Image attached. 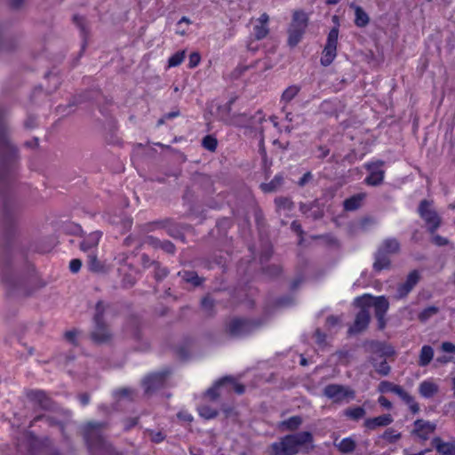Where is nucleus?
I'll return each instance as SVG.
<instances>
[{
	"mask_svg": "<svg viewBox=\"0 0 455 455\" xmlns=\"http://www.w3.org/2000/svg\"><path fill=\"white\" fill-rule=\"evenodd\" d=\"M162 439V437L160 436V435L158 434L156 438L155 439L156 441H160Z\"/></svg>",
	"mask_w": 455,
	"mask_h": 455,
	"instance_id": "603ef678",
	"label": "nucleus"
},
{
	"mask_svg": "<svg viewBox=\"0 0 455 455\" xmlns=\"http://www.w3.org/2000/svg\"><path fill=\"white\" fill-rule=\"evenodd\" d=\"M337 2H338V0H327L328 4H335Z\"/></svg>",
	"mask_w": 455,
	"mask_h": 455,
	"instance_id": "3c124183",
	"label": "nucleus"
},
{
	"mask_svg": "<svg viewBox=\"0 0 455 455\" xmlns=\"http://www.w3.org/2000/svg\"><path fill=\"white\" fill-rule=\"evenodd\" d=\"M360 200H361L360 197H352V198L347 200L344 204L346 210L351 211V210H355V208H357L360 204Z\"/></svg>",
	"mask_w": 455,
	"mask_h": 455,
	"instance_id": "7c9ffc66",
	"label": "nucleus"
},
{
	"mask_svg": "<svg viewBox=\"0 0 455 455\" xmlns=\"http://www.w3.org/2000/svg\"><path fill=\"white\" fill-rule=\"evenodd\" d=\"M452 389L455 392V377L452 379Z\"/></svg>",
	"mask_w": 455,
	"mask_h": 455,
	"instance_id": "8fccbe9b",
	"label": "nucleus"
},
{
	"mask_svg": "<svg viewBox=\"0 0 455 455\" xmlns=\"http://www.w3.org/2000/svg\"><path fill=\"white\" fill-rule=\"evenodd\" d=\"M198 411L200 416L207 419L214 418L217 414L216 411L213 408L206 405L201 406Z\"/></svg>",
	"mask_w": 455,
	"mask_h": 455,
	"instance_id": "c85d7f7f",
	"label": "nucleus"
},
{
	"mask_svg": "<svg viewBox=\"0 0 455 455\" xmlns=\"http://www.w3.org/2000/svg\"><path fill=\"white\" fill-rule=\"evenodd\" d=\"M291 436L296 440L298 452L308 451L314 447L312 435L308 432L291 435Z\"/></svg>",
	"mask_w": 455,
	"mask_h": 455,
	"instance_id": "9d476101",
	"label": "nucleus"
},
{
	"mask_svg": "<svg viewBox=\"0 0 455 455\" xmlns=\"http://www.w3.org/2000/svg\"><path fill=\"white\" fill-rule=\"evenodd\" d=\"M191 21L187 17H182L178 22L176 33L184 36L187 32V27L190 25Z\"/></svg>",
	"mask_w": 455,
	"mask_h": 455,
	"instance_id": "bb28decb",
	"label": "nucleus"
},
{
	"mask_svg": "<svg viewBox=\"0 0 455 455\" xmlns=\"http://www.w3.org/2000/svg\"><path fill=\"white\" fill-rule=\"evenodd\" d=\"M368 170L370 172V174L366 178V182L369 185H378L383 180L384 172L381 170V163H374L369 164Z\"/></svg>",
	"mask_w": 455,
	"mask_h": 455,
	"instance_id": "9b49d317",
	"label": "nucleus"
},
{
	"mask_svg": "<svg viewBox=\"0 0 455 455\" xmlns=\"http://www.w3.org/2000/svg\"><path fill=\"white\" fill-rule=\"evenodd\" d=\"M324 394L335 402H348L354 398V392L352 390L337 385L328 386L324 389Z\"/></svg>",
	"mask_w": 455,
	"mask_h": 455,
	"instance_id": "0eeeda50",
	"label": "nucleus"
},
{
	"mask_svg": "<svg viewBox=\"0 0 455 455\" xmlns=\"http://www.w3.org/2000/svg\"><path fill=\"white\" fill-rule=\"evenodd\" d=\"M300 363H301L302 365H306V360L304 358L301 359Z\"/></svg>",
	"mask_w": 455,
	"mask_h": 455,
	"instance_id": "864d4df0",
	"label": "nucleus"
},
{
	"mask_svg": "<svg viewBox=\"0 0 455 455\" xmlns=\"http://www.w3.org/2000/svg\"><path fill=\"white\" fill-rule=\"evenodd\" d=\"M280 179L276 178L270 184H263L262 189L266 192H270L274 189H275L276 186L280 184Z\"/></svg>",
	"mask_w": 455,
	"mask_h": 455,
	"instance_id": "e433bc0d",
	"label": "nucleus"
},
{
	"mask_svg": "<svg viewBox=\"0 0 455 455\" xmlns=\"http://www.w3.org/2000/svg\"><path fill=\"white\" fill-rule=\"evenodd\" d=\"M346 415L352 419H357L364 415V410L361 407H356L351 410H347L346 411Z\"/></svg>",
	"mask_w": 455,
	"mask_h": 455,
	"instance_id": "c756f323",
	"label": "nucleus"
},
{
	"mask_svg": "<svg viewBox=\"0 0 455 455\" xmlns=\"http://www.w3.org/2000/svg\"><path fill=\"white\" fill-rule=\"evenodd\" d=\"M100 239V233L93 232L90 234L83 242L81 248L84 251H89L90 250L96 248Z\"/></svg>",
	"mask_w": 455,
	"mask_h": 455,
	"instance_id": "dca6fc26",
	"label": "nucleus"
},
{
	"mask_svg": "<svg viewBox=\"0 0 455 455\" xmlns=\"http://www.w3.org/2000/svg\"><path fill=\"white\" fill-rule=\"evenodd\" d=\"M339 39V29L337 28H333L330 30L326 44L323 48L321 63L323 66H329L333 62L337 56V45Z\"/></svg>",
	"mask_w": 455,
	"mask_h": 455,
	"instance_id": "20e7f679",
	"label": "nucleus"
},
{
	"mask_svg": "<svg viewBox=\"0 0 455 455\" xmlns=\"http://www.w3.org/2000/svg\"><path fill=\"white\" fill-rule=\"evenodd\" d=\"M435 243L437 244H443L444 241L441 239L440 237H435Z\"/></svg>",
	"mask_w": 455,
	"mask_h": 455,
	"instance_id": "49530a36",
	"label": "nucleus"
},
{
	"mask_svg": "<svg viewBox=\"0 0 455 455\" xmlns=\"http://www.w3.org/2000/svg\"><path fill=\"white\" fill-rule=\"evenodd\" d=\"M188 275H189V277H188V278H187V280H188V281H189V282H192V283H195V284H198V282H197V281H196V279H197V277H196V276H194V274H193V273L188 274Z\"/></svg>",
	"mask_w": 455,
	"mask_h": 455,
	"instance_id": "37998d69",
	"label": "nucleus"
},
{
	"mask_svg": "<svg viewBox=\"0 0 455 455\" xmlns=\"http://www.w3.org/2000/svg\"><path fill=\"white\" fill-rule=\"evenodd\" d=\"M269 17L267 13H262L254 22L253 36L256 39L261 40L265 38L268 34V23Z\"/></svg>",
	"mask_w": 455,
	"mask_h": 455,
	"instance_id": "1a4fd4ad",
	"label": "nucleus"
},
{
	"mask_svg": "<svg viewBox=\"0 0 455 455\" xmlns=\"http://www.w3.org/2000/svg\"><path fill=\"white\" fill-rule=\"evenodd\" d=\"M247 323L242 320H235L230 324V332L234 335H240L247 330Z\"/></svg>",
	"mask_w": 455,
	"mask_h": 455,
	"instance_id": "5701e85b",
	"label": "nucleus"
},
{
	"mask_svg": "<svg viewBox=\"0 0 455 455\" xmlns=\"http://www.w3.org/2000/svg\"><path fill=\"white\" fill-rule=\"evenodd\" d=\"M81 266H82V263L77 259H72L69 264L70 270L74 273L79 271V269L81 268Z\"/></svg>",
	"mask_w": 455,
	"mask_h": 455,
	"instance_id": "4c0bfd02",
	"label": "nucleus"
},
{
	"mask_svg": "<svg viewBox=\"0 0 455 455\" xmlns=\"http://www.w3.org/2000/svg\"><path fill=\"white\" fill-rule=\"evenodd\" d=\"M355 304L360 308H366L368 312L373 309L382 324V315L388 308V302L384 297H372L369 294H364L355 299Z\"/></svg>",
	"mask_w": 455,
	"mask_h": 455,
	"instance_id": "f03ea898",
	"label": "nucleus"
},
{
	"mask_svg": "<svg viewBox=\"0 0 455 455\" xmlns=\"http://www.w3.org/2000/svg\"><path fill=\"white\" fill-rule=\"evenodd\" d=\"M220 390L235 391L240 394L243 391V387L236 383L232 378L226 377L218 381L211 389H209L205 396L209 400H213L220 395L219 391Z\"/></svg>",
	"mask_w": 455,
	"mask_h": 455,
	"instance_id": "39448f33",
	"label": "nucleus"
},
{
	"mask_svg": "<svg viewBox=\"0 0 455 455\" xmlns=\"http://www.w3.org/2000/svg\"><path fill=\"white\" fill-rule=\"evenodd\" d=\"M370 321L369 312L366 308H361V312L357 315L354 325L350 331L358 332L366 328Z\"/></svg>",
	"mask_w": 455,
	"mask_h": 455,
	"instance_id": "f8f14e48",
	"label": "nucleus"
},
{
	"mask_svg": "<svg viewBox=\"0 0 455 455\" xmlns=\"http://www.w3.org/2000/svg\"><path fill=\"white\" fill-rule=\"evenodd\" d=\"M308 17L303 11H295L292 16V21L289 28L288 43L291 46H295L302 38V36L307 26Z\"/></svg>",
	"mask_w": 455,
	"mask_h": 455,
	"instance_id": "f257e3e1",
	"label": "nucleus"
},
{
	"mask_svg": "<svg viewBox=\"0 0 455 455\" xmlns=\"http://www.w3.org/2000/svg\"><path fill=\"white\" fill-rule=\"evenodd\" d=\"M384 436H385L386 439H388V440L392 439V437L389 435V432L385 433Z\"/></svg>",
	"mask_w": 455,
	"mask_h": 455,
	"instance_id": "09e8293b",
	"label": "nucleus"
},
{
	"mask_svg": "<svg viewBox=\"0 0 455 455\" xmlns=\"http://www.w3.org/2000/svg\"><path fill=\"white\" fill-rule=\"evenodd\" d=\"M332 20H333V22H334V23H335V25H336V27H335V28H337L339 29V18H338V16H336V15H335V16H333V17H332Z\"/></svg>",
	"mask_w": 455,
	"mask_h": 455,
	"instance_id": "a18cd8bd",
	"label": "nucleus"
},
{
	"mask_svg": "<svg viewBox=\"0 0 455 455\" xmlns=\"http://www.w3.org/2000/svg\"><path fill=\"white\" fill-rule=\"evenodd\" d=\"M419 390L422 396L430 397L437 392L438 386L432 380H426L419 385Z\"/></svg>",
	"mask_w": 455,
	"mask_h": 455,
	"instance_id": "2eb2a0df",
	"label": "nucleus"
},
{
	"mask_svg": "<svg viewBox=\"0 0 455 455\" xmlns=\"http://www.w3.org/2000/svg\"><path fill=\"white\" fill-rule=\"evenodd\" d=\"M434 356V350L430 346H423L419 354V363L421 366L427 365Z\"/></svg>",
	"mask_w": 455,
	"mask_h": 455,
	"instance_id": "a211bd4d",
	"label": "nucleus"
},
{
	"mask_svg": "<svg viewBox=\"0 0 455 455\" xmlns=\"http://www.w3.org/2000/svg\"><path fill=\"white\" fill-rule=\"evenodd\" d=\"M75 336V333L73 332H68L67 333V338L69 339H73V337Z\"/></svg>",
	"mask_w": 455,
	"mask_h": 455,
	"instance_id": "de8ad7c7",
	"label": "nucleus"
},
{
	"mask_svg": "<svg viewBox=\"0 0 455 455\" xmlns=\"http://www.w3.org/2000/svg\"><path fill=\"white\" fill-rule=\"evenodd\" d=\"M178 417L180 419L184 420V421L190 422L192 420V416L188 412L182 411V412L179 413Z\"/></svg>",
	"mask_w": 455,
	"mask_h": 455,
	"instance_id": "a19ab883",
	"label": "nucleus"
},
{
	"mask_svg": "<svg viewBox=\"0 0 455 455\" xmlns=\"http://www.w3.org/2000/svg\"><path fill=\"white\" fill-rule=\"evenodd\" d=\"M435 426L430 422L417 420L415 422V433L421 438H427V436L433 433Z\"/></svg>",
	"mask_w": 455,
	"mask_h": 455,
	"instance_id": "ddd939ff",
	"label": "nucleus"
},
{
	"mask_svg": "<svg viewBox=\"0 0 455 455\" xmlns=\"http://www.w3.org/2000/svg\"><path fill=\"white\" fill-rule=\"evenodd\" d=\"M419 275L416 272H412L409 275L406 284L401 288L400 295L403 296L409 292L412 286L418 282Z\"/></svg>",
	"mask_w": 455,
	"mask_h": 455,
	"instance_id": "4be33fe9",
	"label": "nucleus"
},
{
	"mask_svg": "<svg viewBox=\"0 0 455 455\" xmlns=\"http://www.w3.org/2000/svg\"><path fill=\"white\" fill-rule=\"evenodd\" d=\"M394 353L393 347L387 345H379L375 348L371 359L372 365L379 373L382 375L388 373L389 366L386 363V358L392 356Z\"/></svg>",
	"mask_w": 455,
	"mask_h": 455,
	"instance_id": "7ed1b4c3",
	"label": "nucleus"
},
{
	"mask_svg": "<svg viewBox=\"0 0 455 455\" xmlns=\"http://www.w3.org/2000/svg\"><path fill=\"white\" fill-rule=\"evenodd\" d=\"M388 260L383 256L379 255L374 263V267L378 270L386 268L388 266Z\"/></svg>",
	"mask_w": 455,
	"mask_h": 455,
	"instance_id": "2f4dec72",
	"label": "nucleus"
},
{
	"mask_svg": "<svg viewBox=\"0 0 455 455\" xmlns=\"http://www.w3.org/2000/svg\"><path fill=\"white\" fill-rule=\"evenodd\" d=\"M336 446L342 452H349L355 449V443L352 438L347 437L336 443Z\"/></svg>",
	"mask_w": 455,
	"mask_h": 455,
	"instance_id": "393cba45",
	"label": "nucleus"
},
{
	"mask_svg": "<svg viewBox=\"0 0 455 455\" xmlns=\"http://www.w3.org/2000/svg\"><path fill=\"white\" fill-rule=\"evenodd\" d=\"M301 423V419L299 417H293L288 419L287 421L283 422V425L288 429H294L297 428Z\"/></svg>",
	"mask_w": 455,
	"mask_h": 455,
	"instance_id": "473e14b6",
	"label": "nucleus"
},
{
	"mask_svg": "<svg viewBox=\"0 0 455 455\" xmlns=\"http://www.w3.org/2000/svg\"><path fill=\"white\" fill-rule=\"evenodd\" d=\"M204 147L209 150H214L217 147V140L212 137H206L203 141Z\"/></svg>",
	"mask_w": 455,
	"mask_h": 455,
	"instance_id": "72a5a7b5",
	"label": "nucleus"
},
{
	"mask_svg": "<svg viewBox=\"0 0 455 455\" xmlns=\"http://www.w3.org/2000/svg\"><path fill=\"white\" fill-rule=\"evenodd\" d=\"M434 443L437 451L443 455H455V446L451 443H441L439 439H435Z\"/></svg>",
	"mask_w": 455,
	"mask_h": 455,
	"instance_id": "aec40b11",
	"label": "nucleus"
},
{
	"mask_svg": "<svg viewBox=\"0 0 455 455\" xmlns=\"http://www.w3.org/2000/svg\"><path fill=\"white\" fill-rule=\"evenodd\" d=\"M392 417L389 414L382 415L365 421V426L369 429H374L378 427L387 426L392 422Z\"/></svg>",
	"mask_w": 455,
	"mask_h": 455,
	"instance_id": "4468645a",
	"label": "nucleus"
},
{
	"mask_svg": "<svg viewBox=\"0 0 455 455\" xmlns=\"http://www.w3.org/2000/svg\"><path fill=\"white\" fill-rule=\"evenodd\" d=\"M162 380L163 377L160 374H153L148 376L144 381L147 391L152 387H160L162 385Z\"/></svg>",
	"mask_w": 455,
	"mask_h": 455,
	"instance_id": "412c9836",
	"label": "nucleus"
},
{
	"mask_svg": "<svg viewBox=\"0 0 455 455\" xmlns=\"http://www.w3.org/2000/svg\"><path fill=\"white\" fill-rule=\"evenodd\" d=\"M379 403L383 406V407H386V408H390L391 407V403L387 401V398H385L384 396H380L379 398Z\"/></svg>",
	"mask_w": 455,
	"mask_h": 455,
	"instance_id": "79ce46f5",
	"label": "nucleus"
},
{
	"mask_svg": "<svg viewBox=\"0 0 455 455\" xmlns=\"http://www.w3.org/2000/svg\"><path fill=\"white\" fill-rule=\"evenodd\" d=\"M299 87L297 85H291L287 87L282 94V100L284 102H290L299 93Z\"/></svg>",
	"mask_w": 455,
	"mask_h": 455,
	"instance_id": "b1692460",
	"label": "nucleus"
},
{
	"mask_svg": "<svg viewBox=\"0 0 455 455\" xmlns=\"http://www.w3.org/2000/svg\"><path fill=\"white\" fill-rule=\"evenodd\" d=\"M200 60H201V57H200L199 53H197V52L191 53L189 56V60H188L189 68H196L200 63Z\"/></svg>",
	"mask_w": 455,
	"mask_h": 455,
	"instance_id": "f704fd0d",
	"label": "nucleus"
},
{
	"mask_svg": "<svg viewBox=\"0 0 455 455\" xmlns=\"http://www.w3.org/2000/svg\"><path fill=\"white\" fill-rule=\"evenodd\" d=\"M399 248V244L396 240H387L383 243L382 251L386 253L396 251Z\"/></svg>",
	"mask_w": 455,
	"mask_h": 455,
	"instance_id": "cd10ccee",
	"label": "nucleus"
},
{
	"mask_svg": "<svg viewBox=\"0 0 455 455\" xmlns=\"http://www.w3.org/2000/svg\"><path fill=\"white\" fill-rule=\"evenodd\" d=\"M395 387V385H393L392 383L384 381L379 384V390L381 393L392 392L394 390Z\"/></svg>",
	"mask_w": 455,
	"mask_h": 455,
	"instance_id": "c9c22d12",
	"label": "nucleus"
},
{
	"mask_svg": "<svg viewBox=\"0 0 455 455\" xmlns=\"http://www.w3.org/2000/svg\"><path fill=\"white\" fill-rule=\"evenodd\" d=\"M355 23L357 27H365L369 23L367 13L359 6L355 8Z\"/></svg>",
	"mask_w": 455,
	"mask_h": 455,
	"instance_id": "6ab92c4d",
	"label": "nucleus"
},
{
	"mask_svg": "<svg viewBox=\"0 0 455 455\" xmlns=\"http://www.w3.org/2000/svg\"><path fill=\"white\" fill-rule=\"evenodd\" d=\"M397 395L403 401L410 404V408L413 412H417L419 410L418 405L414 403L413 399L405 392L402 387L395 386L394 390L391 392Z\"/></svg>",
	"mask_w": 455,
	"mask_h": 455,
	"instance_id": "f3484780",
	"label": "nucleus"
},
{
	"mask_svg": "<svg viewBox=\"0 0 455 455\" xmlns=\"http://www.w3.org/2000/svg\"><path fill=\"white\" fill-rule=\"evenodd\" d=\"M295 443L296 440L291 435H287L271 445L270 453L271 455H295L298 453Z\"/></svg>",
	"mask_w": 455,
	"mask_h": 455,
	"instance_id": "423d86ee",
	"label": "nucleus"
},
{
	"mask_svg": "<svg viewBox=\"0 0 455 455\" xmlns=\"http://www.w3.org/2000/svg\"><path fill=\"white\" fill-rule=\"evenodd\" d=\"M185 59V52H177L168 59V68H174L180 65Z\"/></svg>",
	"mask_w": 455,
	"mask_h": 455,
	"instance_id": "a878e982",
	"label": "nucleus"
},
{
	"mask_svg": "<svg viewBox=\"0 0 455 455\" xmlns=\"http://www.w3.org/2000/svg\"><path fill=\"white\" fill-rule=\"evenodd\" d=\"M451 360V357H438L437 358V362L441 363H446L448 362H450Z\"/></svg>",
	"mask_w": 455,
	"mask_h": 455,
	"instance_id": "c03bdc74",
	"label": "nucleus"
},
{
	"mask_svg": "<svg viewBox=\"0 0 455 455\" xmlns=\"http://www.w3.org/2000/svg\"><path fill=\"white\" fill-rule=\"evenodd\" d=\"M419 214L426 220L430 229H435L439 224L440 220L431 209L428 203L423 202L419 206Z\"/></svg>",
	"mask_w": 455,
	"mask_h": 455,
	"instance_id": "6e6552de",
	"label": "nucleus"
},
{
	"mask_svg": "<svg viewBox=\"0 0 455 455\" xmlns=\"http://www.w3.org/2000/svg\"><path fill=\"white\" fill-rule=\"evenodd\" d=\"M442 349L447 353H455V345L451 342H443L442 344Z\"/></svg>",
	"mask_w": 455,
	"mask_h": 455,
	"instance_id": "58836bf2",
	"label": "nucleus"
},
{
	"mask_svg": "<svg viewBox=\"0 0 455 455\" xmlns=\"http://www.w3.org/2000/svg\"><path fill=\"white\" fill-rule=\"evenodd\" d=\"M89 259H90V267L92 270H98L99 268V263L97 262V259L94 255H89Z\"/></svg>",
	"mask_w": 455,
	"mask_h": 455,
	"instance_id": "ea45409f",
	"label": "nucleus"
}]
</instances>
